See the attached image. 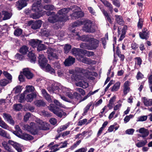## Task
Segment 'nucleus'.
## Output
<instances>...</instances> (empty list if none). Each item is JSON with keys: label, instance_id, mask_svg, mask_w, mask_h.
<instances>
[{"label": "nucleus", "instance_id": "obj_1", "mask_svg": "<svg viewBox=\"0 0 152 152\" xmlns=\"http://www.w3.org/2000/svg\"><path fill=\"white\" fill-rule=\"evenodd\" d=\"M69 72L70 74H72L71 76L72 80L75 81V85L77 86L84 88L88 87V83L84 80L85 76L88 74L87 70L76 68L75 70H71Z\"/></svg>", "mask_w": 152, "mask_h": 152}, {"label": "nucleus", "instance_id": "obj_2", "mask_svg": "<svg viewBox=\"0 0 152 152\" xmlns=\"http://www.w3.org/2000/svg\"><path fill=\"white\" fill-rule=\"evenodd\" d=\"M42 0H35L34 3L32 5L31 10L35 12V13L31 14L30 17L34 19L39 18L44 15L45 11L42 10L40 5Z\"/></svg>", "mask_w": 152, "mask_h": 152}, {"label": "nucleus", "instance_id": "obj_3", "mask_svg": "<svg viewBox=\"0 0 152 152\" xmlns=\"http://www.w3.org/2000/svg\"><path fill=\"white\" fill-rule=\"evenodd\" d=\"M38 58L39 65L43 69L52 74H55V70L51 67L50 65L47 64L48 60L43 55H39Z\"/></svg>", "mask_w": 152, "mask_h": 152}, {"label": "nucleus", "instance_id": "obj_4", "mask_svg": "<svg viewBox=\"0 0 152 152\" xmlns=\"http://www.w3.org/2000/svg\"><path fill=\"white\" fill-rule=\"evenodd\" d=\"M69 8L62 9L57 12V15L61 22H65L68 19L67 13L69 12Z\"/></svg>", "mask_w": 152, "mask_h": 152}, {"label": "nucleus", "instance_id": "obj_5", "mask_svg": "<svg viewBox=\"0 0 152 152\" xmlns=\"http://www.w3.org/2000/svg\"><path fill=\"white\" fill-rule=\"evenodd\" d=\"M83 30L88 32H93L95 31V26L91 21L89 20H86Z\"/></svg>", "mask_w": 152, "mask_h": 152}, {"label": "nucleus", "instance_id": "obj_6", "mask_svg": "<svg viewBox=\"0 0 152 152\" xmlns=\"http://www.w3.org/2000/svg\"><path fill=\"white\" fill-rule=\"evenodd\" d=\"M73 12L71 15L72 18L76 19L80 17H83L84 16V13L80 11V8L77 6H75L72 8Z\"/></svg>", "mask_w": 152, "mask_h": 152}, {"label": "nucleus", "instance_id": "obj_7", "mask_svg": "<svg viewBox=\"0 0 152 152\" xmlns=\"http://www.w3.org/2000/svg\"><path fill=\"white\" fill-rule=\"evenodd\" d=\"M46 14L48 16H50L48 19V21L51 23H54L57 22H61L58 16L56 14H55L53 12H45V14Z\"/></svg>", "mask_w": 152, "mask_h": 152}, {"label": "nucleus", "instance_id": "obj_8", "mask_svg": "<svg viewBox=\"0 0 152 152\" xmlns=\"http://www.w3.org/2000/svg\"><path fill=\"white\" fill-rule=\"evenodd\" d=\"M24 130L30 132L33 134H35L37 133V126L34 123H31L30 126L28 125H25L23 126Z\"/></svg>", "mask_w": 152, "mask_h": 152}, {"label": "nucleus", "instance_id": "obj_9", "mask_svg": "<svg viewBox=\"0 0 152 152\" xmlns=\"http://www.w3.org/2000/svg\"><path fill=\"white\" fill-rule=\"evenodd\" d=\"M69 89L61 86H59L58 87L57 86L53 88V92L54 93L59 94L66 95L67 93H69Z\"/></svg>", "mask_w": 152, "mask_h": 152}, {"label": "nucleus", "instance_id": "obj_10", "mask_svg": "<svg viewBox=\"0 0 152 152\" xmlns=\"http://www.w3.org/2000/svg\"><path fill=\"white\" fill-rule=\"evenodd\" d=\"M37 124L36 126L37 131L38 129L47 130L49 129L48 124L45 122L39 119H37Z\"/></svg>", "mask_w": 152, "mask_h": 152}, {"label": "nucleus", "instance_id": "obj_11", "mask_svg": "<svg viewBox=\"0 0 152 152\" xmlns=\"http://www.w3.org/2000/svg\"><path fill=\"white\" fill-rule=\"evenodd\" d=\"M58 50L55 49L49 48L47 49V53L48 58L50 60L53 58L57 59Z\"/></svg>", "mask_w": 152, "mask_h": 152}, {"label": "nucleus", "instance_id": "obj_12", "mask_svg": "<svg viewBox=\"0 0 152 152\" xmlns=\"http://www.w3.org/2000/svg\"><path fill=\"white\" fill-rule=\"evenodd\" d=\"M14 134L18 137L26 140H31L33 139V137L32 136L25 133H23L22 134H19V133H17L16 132H14Z\"/></svg>", "mask_w": 152, "mask_h": 152}, {"label": "nucleus", "instance_id": "obj_13", "mask_svg": "<svg viewBox=\"0 0 152 152\" xmlns=\"http://www.w3.org/2000/svg\"><path fill=\"white\" fill-rule=\"evenodd\" d=\"M89 44L90 50H92L97 48L98 45V41L93 38H92V39L90 40Z\"/></svg>", "mask_w": 152, "mask_h": 152}, {"label": "nucleus", "instance_id": "obj_14", "mask_svg": "<svg viewBox=\"0 0 152 152\" xmlns=\"http://www.w3.org/2000/svg\"><path fill=\"white\" fill-rule=\"evenodd\" d=\"M3 117L4 119L10 124L12 125H14L15 122L10 115L6 113H3Z\"/></svg>", "mask_w": 152, "mask_h": 152}, {"label": "nucleus", "instance_id": "obj_15", "mask_svg": "<svg viewBox=\"0 0 152 152\" xmlns=\"http://www.w3.org/2000/svg\"><path fill=\"white\" fill-rule=\"evenodd\" d=\"M77 59L84 63L88 64H94L95 62V61H92L90 59L84 57L83 56H81L80 58H77Z\"/></svg>", "mask_w": 152, "mask_h": 152}, {"label": "nucleus", "instance_id": "obj_16", "mask_svg": "<svg viewBox=\"0 0 152 152\" xmlns=\"http://www.w3.org/2000/svg\"><path fill=\"white\" fill-rule=\"evenodd\" d=\"M83 50L80 49L79 48H74L72 50V52L73 55L77 58H80V56L83 54Z\"/></svg>", "mask_w": 152, "mask_h": 152}, {"label": "nucleus", "instance_id": "obj_17", "mask_svg": "<svg viewBox=\"0 0 152 152\" xmlns=\"http://www.w3.org/2000/svg\"><path fill=\"white\" fill-rule=\"evenodd\" d=\"M136 132L142 134L140 136L143 138L146 137L149 134L148 130L144 128H140L139 129L137 130Z\"/></svg>", "mask_w": 152, "mask_h": 152}, {"label": "nucleus", "instance_id": "obj_18", "mask_svg": "<svg viewBox=\"0 0 152 152\" xmlns=\"http://www.w3.org/2000/svg\"><path fill=\"white\" fill-rule=\"evenodd\" d=\"M75 62V58L71 56L66 59L64 62V64L66 66H69L74 64Z\"/></svg>", "mask_w": 152, "mask_h": 152}, {"label": "nucleus", "instance_id": "obj_19", "mask_svg": "<svg viewBox=\"0 0 152 152\" xmlns=\"http://www.w3.org/2000/svg\"><path fill=\"white\" fill-rule=\"evenodd\" d=\"M8 143L12 145L18 152H21V151L22 150L20 148L21 147V145H19L18 143L14 142L13 141L11 140L9 141Z\"/></svg>", "mask_w": 152, "mask_h": 152}, {"label": "nucleus", "instance_id": "obj_20", "mask_svg": "<svg viewBox=\"0 0 152 152\" xmlns=\"http://www.w3.org/2000/svg\"><path fill=\"white\" fill-rule=\"evenodd\" d=\"M32 22L31 28L34 29H36L39 28L42 24V21L39 20L36 21H31Z\"/></svg>", "mask_w": 152, "mask_h": 152}, {"label": "nucleus", "instance_id": "obj_21", "mask_svg": "<svg viewBox=\"0 0 152 152\" xmlns=\"http://www.w3.org/2000/svg\"><path fill=\"white\" fill-rule=\"evenodd\" d=\"M129 82L127 81L124 83L123 87V93L125 95H126L129 91L130 90L129 88Z\"/></svg>", "mask_w": 152, "mask_h": 152}, {"label": "nucleus", "instance_id": "obj_22", "mask_svg": "<svg viewBox=\"0 0 152 152\" xmlns=\"http://www.w3.org/2000/svg\"><path fill=\"white\" fill-rule=\"evenodd\" d=\"M23 74L28 79L32 78L33 75V74L27 68L23 69Z\"/></svg>", "mask_w": 152, "mask_h": 152}, {"label": "nucleus", "instance_id": "obj_23", "mask_svg": "<svg viewBox=\"0 0 152 152\" xmlns=\"http://www.w3.org/2000/svg\"><path fill=\"white\" fill-rule=\"evenodd\" d=\"M27 5L26 2L23 1H18L16 2V7L19 10H20Z\"/></svg>", "mask_w": 152, "mask_h": 152}, {"label": "nucleus", "instance_id": "obj_24", "mask_svg": "<svg viewBox=\"0 0 152 152\" xmlns=\"http://www.w3.org/2000/svg\"><path fill=\"white\" fill-rule=\"evenodd\" d=\"M53 113L60 117H64L67 115L66 113L62 111L61 109H59L58 110H54Z\"/></svg>", "mask_w": 152, "mask_h": 152}, {"label": "nucleus", "instance_id": "obj_25", "mask_svg": "<svg viewBox=\"0 0 152 152\" xmlns=\"http://www.w3.org/2000/svg\"><path fill=\"white\" fill-rule=\"evenodd\" d=\"M42 42V41L38 39H32L30 40L29 43L33 48L36 47L39 44Z\"/></svg>", "mask_w": 152, "mask_h": 152}, {"label": "nucleus", "instance_id": "obj_26", "mask_svg": "<svg viewBox=\"0 0 152 152\" xmlns=\"http://www.w3.org/2000/svg\"><path fill=\"white\" fill-rule=\"evenodd\" d=\"M28 56L31 63H34L35 62L36 57L32 51H30L28 55Z\"/></svg>", "mask_w": 152, "mask_h": 152}, {"label": "nucleus", "instance_id": "obj_27", "mask_svg": "<svg viewBox=\"0 0 152 152\" xmlns=\"http://www.w3.org/2000/svg\"><path fill=\"white\" fill-rule=\"evenodd\" d=\"M148 31L146 28L143 29L142 32H140L139 35L141 38L147 39L148 36Z\"/></svg>", "mask_w": 152, "mask_h": 152}, {"label": "nucleus", "instance_id": "obj_28", "mask_svg": "<svg viewBox=\"0 0 152 152\" xmlns=\"http://www.w3.org/2000/svg\"><path fill=\"white\" fill-rule=\"evenodd\" d=\"M26 97L25 98L27 102H31L33 99V98L36 96L35 94L34 93L26 94Z\"/></svg>", "mask_w": 152, "mask_h": 152}, {"label": "nucleus", "instance_id": "obj_29", "mask_svg": "<svg viewBox=\"0 0 152 152\" xmlns=\"http://www.w3.org/2000/svg\"><path fill=\"white\" fill-rule=\"evenodd\" d=\"M115 20L119 25H123L124 24V22L122 17L120 15H115Z\"/></svg>", "mask_w": 152, "mask_h": 152}, {"label": "nucleus", "instance_id": "obj_30", "mask_svg": "<svg viewBox=\"0 0 152 152\" xmlns=\"http://www.w3.org/2000/svg\"><path fill=\"white\" fill-rule=\"evenodd\" d=\"M42 94L43 96L49 102H51V99L50 95L46 92L45 89H42L41 91Z\"/></svg>", "mask_w": 152, "mask_h": 152}, {"label": "nucleus", "instance_id": "obj_31", "mask_svg": "<svg viewBox=\"0 0 152 152\" xmlns=\"http://www.w3.org/2000/svg\"><path fill=\"white\" fill-rule=\"evenodd\" d=\"M103 3L104 5L108 7L109 10L111 12H113V6L109 2L106 0H100Z\"/></svg>", "mask_w": 152, "mask_h": 152}, {"label": "nucleus", "instance_id": "obj_32", "mask_svg": "<svg viewBox=\"0 0 152 152\" xmlns=\"http://www.w3.org/2000/svg\"><path fill=\"white\" fill-rule=\"evenodd\" d=\"M0 135L9 139L11 138L10 135L5 130L1 128H0Z\"/></svg>", "mask_w": 152, "mask_h": 152}, {"label": "nucleus", "instance_id": "obj_33", "mask_svg": "<svg viewBox=\"0 0 152 152\" xmlns=\"http://www.w3.org/2000/svg\"><path fill=\"white\" fill-rule=\"evenodd\" d=\"M142 101L146 106H148L152 105V99H148L145 97H143Z\"/></svg>", "mask_w": 152, "mask_h": 152}, {"label": "nucleus", "instance_id": "obj_34", "mask_svg": "<svg viewBox=\"0 0 152 152\" xmlns=\"http://www.w3.org/2000/svg\"><path fill=\"white\" fill-rule=\"evenodd\" d=\"M121 28L120 27H118V37L120 36V38L118 40L119 41H121L125 37V33L123 32H121L120 30Z\"/></svg>", "mask_w": 152, "mask_h": 152}, {"label": "nucleus", "instance_id": "obj_35", "mask_svg": "<svg viewBox=\"0 0 152 152\" xmlns=\"http://www.w3.org/2000/svg\"><path fill=\"white\" fill-rule=\"evenodd\" d=\"M121 83L120 82H116L111 88V91H116L118 90L120 88Z\"/></svg>", "mask_w": 152, "mask_h": 152}, {"label": "nucleus", "instance_id": "obj_36", "mask_svg": "<svg viewBox=\"0 0 152 152\" xmlns=\"http://www.w3.org/2000/svg\"><path fill=\"white\" fill-rule=\"evenodd\" d=\"M91 37L90 36L83 35L80 37V39L82 41L90 42L92 39Z\"/></svg>", "mask_w": 152, "mask_h": 152}, {"label": "nucleus", "instance_id": "obj_37", "mask_svg": "<svg viewBox=\"0 0 152 152\" xmlns=\"http://www.w3.org/2000/svg\"><path fill=\"white\" fill-rule=\"evenodd\" d=\"M101 11L104 15L105 16V18L106 20L109 22L110 23H111L112 21L111 18L107 12L104 9H102Z\"/></svg>", "mask_w": 152, "mask_h": 152}, {"label": "nucleus", "instance_id": "obj_38", "mask_svg": "<svg viewBox=\"0 0 152 152\" xmlns=\"http://www.w3.org/2000/svg\"><path fill=\"white\" fill-rule=\"evenodd\" d=\"M147 143V140H141L136 143V146L138 148H140L145 146Z\"/></svg>", "mask_w": 152, "mask_h": 152}, {"label": "nucleus", "instance_id": "obj_39", "mask_svg": "<svg viewBox=\"0 0 152 152\" xmlns=\"http://www.w3.org/2000/svg\"><path fill=\"white\" fill-rule=\"evenodd\" d=\"M93 104V102H91L89 103L83 109V115H85L89 110L90 107Z\"/></svg>", "mask_w": 152, "mask_h": 152}, {"label": "nucleus", "instance_id": "obj_40", "mask_svg": "<svg viewBox=\"0 0 152 152\" xmlns=\"http://www.w3.org/2000/svg\"><path fill=\"white\" fill-rule=\"evenodd\" d=\"M3 14L4 15V16L3 18V20H6L9 19L12 16V14L11 13L6 11L3 12Z\"/></svg>", "mask_w": 152, "mask_h": 152}, {"label": "nucleus", "instance_id": "obj_41", "mask_svg": "<svg viewBox=\"0 0 152 152\" xmlns=\"http://www.w3.org/2000/svg\"><path fill=\"white\" fill-rule=\"evenodd\" d=\"M72 48L71 45L69 44H66L64 45V53H68L70 50Z\"/></svg>", "mask_w": 152, "mask_h": 152}, {"label": "nucleus", "instance_id": "obj_42", "mask_svg": "<svg viewBox=\"0 0 152 152\" xmlns=\"http://www.w3.org/2000/svg\"><path fill=\"white\" fill-rule=\"evenodd\" d=\"M26 90L24 91V94L28 93L34 91V88L32 86H27L26 87Z\"/></svg>", "mask_w": 152, "mask_h": 152}, {"label": "nucleus", "instance_id": "obj_43", "mask_svg": "<svg viewBox=\"0 0 152 152\" xmlns=\"http://www.w3.org/2000/svg\"><path fill=\"white\" fill-rule=\"evenodd\" d=\"M34 104L37 107L44 106L45 104V102L42 100H37L34 102Z\"/></svg>", "mask_w": 152, "mask_h": 152}, {"label": "nucleus", "instance_id": "obj_44", "mask_svg": "<svg viewBox=\"0 0 152 152\" xmlns=\"http://www.w3.org/2000/svg\"><path fill=\"white\" fill-rule=\"evenodd\" d=\"M69 125V124L67 123L65 125L63 126H61L58 128L57 129V132L58 133H59L65 130L68 127Z\"/></svg>", "mask_w": 152, "mask_h": 152}, {"label": "nucleus", "instance_id": "obj_45", "mask_svg": "<svg viewBox=\"0 0 152 152\" xmlns=\"http://www.w3.org/2000/svg\"><path fill=\"white\" fill-rule=\"evenodd\" d=\"M83 55L89 57L93 56L94 55V53L92 51H89L83 50Z\"/></svg>", "mask_w": 152, "mask_h": 152}, {"label": "nucleus", "instance_id": "obj_46", "mask_svg": "<svg viewBox=\"0 0 152 152\" xmlns=\"http://www.w3.org/2000/svg\"><path fill=\"white\" fill-rule=\"evenodd\" d=\"M28 48L26 46H23L20 48L19 50V52L20 53L23 54H25L28 51Z\"/></svg>", "mask_w": 152, "mask_h": 152}, {"label": "nucleus", "instance_id": "obj_47", "mask_svg": "<svg viewBox=\"0 0 152 152\" xmlns=\"http://www.w3.org/2000/svg\"><path fill=\"white\" fill-rule=\"evenodd\" d=\"M11 81H8L6 79H3L0 81V85L1 86H5L9 83H10Z\"/></svg>", "mask_w": 152, "mask_h": 152}, {"label": "nucleus", "instance_id": "obj_48", "mask_svg": "<svg viewBox=\"0 0 152 152\" xmlns=\"http://www.w3.org/2000/svg\"><path fill=\"white\" fill-rule=\"evenodd\" d=\"M0 126L3 129H7L8 128V126L2 120L0 117Z\"/></svg>", "mask_w": 152, "mask_h": 152}, {"label": "nucleus", "instance_id": "obj_49", "mask_svg": "<svg viewBox=\"0 0 152 152\" xmlns=\"http://www.w3.org/2000/svg\"><path fill=\"white\" fill-rule=\"evenodd\" d=\"M2 144L4 148L8 151H10V146L8 145V143L6 141L3 142Z\"/></svg>", "mask_w": 152, "mask_h": 152}, {"label": "nucleus", "instance_id": "obj_50", "mask_svg": "<svg viewBox=\"0 0 152 152\" xmlns=\"http://www.w3.org/2000/svg\"><path fill=\"white\" fill-rule=\"evenodd\" d=\"M22 32V30L21 29L18 28L16 29L14 32V34L16 36H20Z\"/></svg>", "mask_w": 152, "mask_h": 152}, {"label": "nucleus", "instance_id": "obj_51", "mask_svg": "<svg viewBox=\"0 0 152 152\" xmlns=\"http://www.w3.org/2000/svg\"><path fill=\"white\" fill-rule=\"evenodd\" d=\"M44 8L47 10H53L55 9L54 6L53 5H47L44 7Z\"/></svg>", "mask_w": 152, "mask_h": 152}, {"label": "nucleus", "instance_id": "obj_52", "mask_svg": "<svg viewBox=\"0 0 152 152\" xmlns=\"http://www.w3.org/2000/svg\"><path fill=\"white\" fill-rule=\"evenodd\" d=\"M21 90L20 86H17L14 88L13 91L15 94H18L21 92Z\"/></svg>", "mask_w": 152, "mask_h": 152}, {"label": "nucleus", "instance_id": "obj_53", "mask_svg": "<svg viewBox=\"0 0 152 152\" xmlns=\"http://www.w3.org/2000/svg\"><path fill=\"white\" fill-rule=\"evenodd\" d=\"M148 118L147 115H144L138 117L137 121H145Z\"/></svg>", "mask_w": 152, "mask_h": 152}, {"label": "nucleus", "instance_id": "obj_54", "mask_svg": "<svg viewBox=\"0 0 152 152\" xmlns=\"http://www.w3.org/2000/svg\"><path fill=\"white\" fill-rule=\"evenodd\" d=\"M37 46V50L38 51L44 50L46 48L44 45L43 44L40 43Z\"/></svg>", "mask_w": 152, "mask_h": 152}, {"label": "nucleus", "instance_id": "obj_55", "mask_svg": "<svg viewBox=\"0 0 152 152\" xmlns=\"http://www.w3.org/2000/svg\"><path fill=\"white\" fill-rule=\"evenodd\" d=\"M3 74L4 75V76L6 77H7L8 79H9L10 80V81H12L11 80H12V76H11V75L10 74L8 73L6 71L4 72Z\"/></svg>", "mask_w": 152, "mask_h": 152}, {"label": "nucleus", "instance_id": "obj_56", "mask_svg": "<svg viewBox=\"0 0 152 152\" xmlns=\"http://www.w3.org/2000/svg\"><path fill=\"white\" fill-rule=\"evenodd\" d=\"M80 47L81 48H85L88 50H90L89 45L86 43H83L80 44Z\"/></svg>", "mask_w": 152, "mask_h": 152}, {"label": "nucleus", "instance_id": "obj_57", "mask_svg": "<svg viewBox=\"0 0 152 152\" xmlns=\"http://www.w3.org/2000/svg\"><path fill=\"white\" fill-rule=\"evenodd\" d=\"M133 117L134 115H126L124 119V121L125 123H126L128 122L129 121L130 119L133 118Z\"/></svg>", "mask_w": 152, "mask_h": 152}, {"label": "nucleus", "instance_id": "obj_58", "mask_svg": "<svg viewBox=\"0 0 152 152\" xmlns=\"http://www.w3.org/2000/svg\"><path fill=\"white\" fill-rule=\"evenodd\" d=\"M22 108V105L20 104H15L14 105V108L16 110L19 111Z\"/></svg>", "mask_w": 152, "mask_h": 152}, {"label": "nucleus", "instance_id": "obj_59", "mask_svg": "<svg viewBox=\"0 0 152 152\" xmlns=\"http://www.w3.org/2000/svg\"><path fill=\"white\" fill-rule=\"evenodd\" d=\"M113 4L116 7H119L120 6V2L119 0H112Z\"/></svg>", "mask_w": 152, "mask_h": 152}, {"label": "nucleus", "instance_id": "obj_60", "mask_svg": "<svg viewBox=\"0 0 152 152\" xmlns=\"http://www.w3.org/2000/svg\"><path fill=\"white\" fill-rule=\"evenodd\" d=\"M134 131V129H127L126 131V133L129 135H132L133 134Z\"/></svg>", "mask_w": 152, "mask_h": 152}, {"label": "nucleus", "instance_id": "obj_61", "mask_svg": "<svg viewBox=\"0 0 152 152\" xmlns=\"http://www.w3.org/2000/svg\"><path fill=\"white\" fill-rule=\"evenodd\" d=\"M83 23L82 21H77L73 23L72 24V26L73 27H75V26H78L81 25Z\"/></svg>", "mask_w": 152, "mask_h": 152}, {"label": "nucleus", "instance_id": "obj_62", "mask_svg": "<svg viewBox=\"0 0 152 152\" xmlns=\"http://www.w3.org/2000/svg\"><path fill=\"white\" fill-rule=\"evenodd\" d=\"M66 95L68 96V97L71 99H72L74 98V96L72 94V90H71L69 89V93H67Z\"/></svg>", "mask_w": 152, "mask_h": 152}, {"label": "nucleus", "instance_id": "obj_63", "mask_svg": "<svg viewBox=\"0 0 152 152\" xmlns=\"http://www.w3.org/2000/svg\"><path fill=\"white\" fill-rule=\"evenodd\" d=\"M54 103L57 106H58L61 107H64V105L62 104L61 103L59 102L56 99H55L54 100Z\"/></svg>", "mask_w": 152, "mask_h": 152}, {"label": "nucleus", "instance_id": "obj_64", "mask_svg": "<svg viewBox=\"0 0 152 152\" xmlns=\"http://www.w3.org/2000/svg\"><path fill=\"white\" fill-rule=\"evenodd\" d=\"M31 115L30 113H26L25 115L24 118V120L25 121H28L29 118L31 117Z\"/></svg>", "mask_w": 152, "mask_h": 152}]
</instances>
